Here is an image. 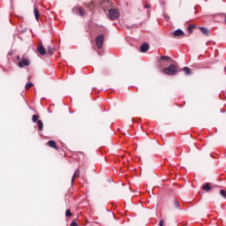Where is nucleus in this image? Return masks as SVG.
Segmentation results:
<instances>
[{
  "label": "nucleus",
  "mask_w": 226,
  "mask_h": 226,
  "mask_svg": "<svg viewBox=\"0 0 226 226\" xmlns=\"http://www.w3.org/2000/svg\"><path fill=\"white\" fill-rule=\"evenodd\" d=\"M200 31H201V33L203 34H205V36H209V29L204 27V26H199Z\"/></svg>",
  "instance_id": "obj_10"
},
{
  "label": "nucleus",
  "mask_w": 226,
  "mask_h": 226,
  "mask_svg": "<svg viewBox=\"0 0 226 226\" xmlns=\"http://www.w3.org/2000/svg\"><path fill=\"white\" fill-rule=\"evenodd\" d=\"M37 124L40 132H41L43 130V122H41V120H38Z\"/></svg>",
  "instance_id": "obj_15"
},
{
  "label": "nucleus",
  "mask_w": 226,
  "mask_h": 226,
  "mask_svg": "<svg viewBox=\"0 0 226 226\" xmlns=\"http://www.w3.org/2000/svg\"><path fill=\"white\" fill-rule=\"evenodd\" d=\"M145 8H149V5H146Z\"/></svg>",
  "instance_id": "obj_28"
},
{
  "label": "nucleus",
  "mask_w": 226,
  "mask_h": 226,
  "mask_svg": "<svg viewBox=\"0 0 226 226\" xmlns=\"http://www.w3.org/2000/svg\"><path fill=\"white\" fill-rule=\"evenodd\" d=\"M213 188V184L210 183H206L204 185H202V190H204V192H211Z\"/></svg>",
  "instance_id": "obj_7"
},
{
  "label": "nucleus",
  "mask_w": 226,
  "mask_h": 226,
  "mask_svg": "<svg viewBox=\"0 0 226 226\" xmlns=\"http://www.w3.org/2000/svg\"><path fill=\"white\" fill-rule=\"evenodd\" d=\"M183 72H185V75H190L192 73V71L188 67H184Z\"/></svg>",
  "instance_id": "obj_16"
},
{
  "label": "nucleus",
  "mask_w": 226,
  "mask_h": 226,
  "mask_svg": "<svg viewBox=\"0 0 226 226\" xmlns=\"http://www.w3.org/2000/svg\"><path fill=\"white\" fill-rule=\"evenodd\" d=\"M194 29H195V25H190V26L187 27V31H188L190 34H192Z\"/></svg>",
  "instance_id": "obj_17"
},
{
  "label": "nucleus",
  "mask_w": 226,
  "mask_h": 226,
  "mask_svg": "<svg viewBox=\"0 0 226 226\" xmlns=\"http://www.w3.org/2000/svg\"><path fill=\"white\" fill-rule=\"evenodd\" d=\"M47 50H48V53H49L51 56L52 54H54V49H52V47L48 46Z\"/></svg>",
  "instance_id": "obj_19"
},
{
  "label": "nucleus",
  "mask_w": 226,
  "mask_h": 226,
  "mask_svg": "<svg viewBox=\"0 0 226 226\" xmlns=\"http://www.w3.org/2000/svg\"><path fill=\"white\" fill-rule=\"evenodd\" d=\"M87 8H91V6H93V3L87 4H86Z\"/></svg>",
  "instance_id": "obj_25"
},
{
  "label": "nucleus",
  "mask_w": 226,
  "mask_h": 226,
  "mask_svg": "<svg viewBox=\"0 0 226 226\" xmlns=\"http://www.w3.org/2000/svg\"><path fill=\"white\" fill-rule=\"evenodd\" d=\"M165 75H177V66L176 64H170L169 67H166L162 70Z\"/></svg>",
  "instance_id": "obj_1"
},
{
  "label": "nucleus",
  "mask_w": 226,
  "mask_h": 226,
  "mask_svg": "<svg viewBox=\"0 0 226 226\" xmlns=\"http://www.w3.org/2000/svg\"><path fill=\"white\" fill-rule=\"evenodd\" d=\"M77 177H80V170H77L75 172H74V175L72 178V183H73V181H75V179H77Z\"/></svg>",
  "instance_id": "obj_12"
},
{
  "label": "nucleus",
  "mask_w": 226,
  "mask_h": 226,
  "mask_svg": "<svg viewBox=\"0 0 226 226\" xmlns=\"http://www.w3.org/2000/svg\"><path fill=\"white\" fill-rule=\"evenodd\" d=\"M38 119H40V117H38V115H33L32 121L34 123H38Z\"/></svg>",
  "instance_id": "obj_18"
},
{
  "label": "nucleus",
  "mask_w": 226,
  "mask_h": 226,
  "mask_svg": "<svg viewBox=\"0 0 226 226\" xmlns=\"http://www.w3.org/2000/svg\"><path fill=\"white\" fill-rule=\"evenodd\" d=\"M47 146H49V147H53V149H58L57 148V143H56V141L54 140H49L47 142Z\"/></svg>",
  "instance_id": "obj_9"
},
{
  "label": "nucleus",
  "mask_w": 226,
  "mask_h": 226,
  "mask_svg": "<svg viewBox=\"0 0 226 226\" xmlns=\"http://www.w3.org/2000/svg\"><path fill=\"white\" fill-rule=\"evenodd\" d=\"M104 40H105L104 34H100L95 38V45L97 49H102L103 47Z\"/></svg>",
  "instance_id": "obj_3"
},
{
  "label": "nucleus",
  "mask_w": 226,
  "mask_h": 226,
  "mask_svg": "<svg viewBox=\"0 0 226 226\" xmlns=\"http://www.w3.org/2000/svg\"><path fill=\"white\" fill-rule=\"evenodd\" d=\"M173 204L175 207H179V201L177 200H174Z\"/></svg>",
  "instance_id": "obj_22"
},
{
  "label": "nucleus",
  "mask_w": 226,
  "mask_h": 226,
  "mask_svg": "<svg viewBox=\"0 0 226 226\" xmlns=\"http://www.w3.org/2000/svg\"><path fill=\"white\" fill-rule=\"evenodd\" d=\"M172 35L175 38H178L179 36H185V32H183V30L181 29H177L175 32H173Z\"/></svg>",
  "instance_id": "obj_8"
},
{
  "label": "nucleus",
  "mask_w": 226,
  "mask_h": 226,
  "mask_svg": "<svg viewBox=\"0 0 226 226\" xmlns=\"http://www.w3.org/2000/svg\"><path fill=\"white\" fill-rule=\"evenodd\" d=\"M65 216H67V217L72 216V211L70 209H67L65 211Z\"/></svg>",
  "instance_id": "obj_20"
},
{
  "label": "nucleus",
  "mask_w": 226,
  "mask_h": 226,
  "mask_svg": "<svg viewBox=\"0 0 226 226\" xmlns=\"http://www.w3.org/2000/svg\"><path fill=\"white\" fill-rule=\"evenodd\" d=\"M159 225H160V226H163V220H161V221H160Z\"/></svg>",
  "instance_id": "obj_26"
},
{
  "label": "nucleus",
  "mask_w": 226,
  "mask_h": 226,
  "mask_svg": "<svg viewBox=\"0 0 226 226\" xmlns=\"http://www.w3.org/2000/svg\"><path fill=\"white\" fill-rule=\"evenodd\" d=\"M71 226H79V223H77V222L73 221V222H72Z\"/></svg>",
  "instance_id": "obj_24"
},
{
  "label": "nucleus",
  "mask_w": 226,
  "mask_h": 226,
  "mask_svg": "<svg viewBox=\"0 0 226 226\" xmlns=\"http://www.w3.org/2000/svg\"><path fill=\"white\" fill-rule=\"evenodd\" d=\"M16 59H17L18 61H20V56H16Z\"/></svg>",
  "instance_id": "obj_27"
},
{
  "label": "nucleus",
  "mask_w": 226,
  "mask_h": 226,
  "mask_svg": "<svg viewBox=\"0 0 226 226\" xmlns=\"http://www.w3.org/2000/svg\"><path fill=\"white\" fill-rule=\"evenodd\" d=\"M220 193L222 197H224V199H226V191L225 190H221Z\"/></svg>",
  "instance_id": "obj_23"
},
{
  "label": "nucleus",
  "mask_w": 226,
  "mask_h": 226,
  "mask_svg": "<svg viewBox=\"0 0 226 226\" xmlns=\"http://www.w3.org/2000/svg\"><path fill=\"white\" fill-rule=\"evenodd\" d=\"M19 68H24V66H29V59L22 57L21 60L18 63Z\"/></svg>",
  "instance_id": "obj_4"
},
{
  "label": "nucleus",
  "mask_w": 226,
  "mask_h": 226,
  "mask_svg": "<svg viewBox=\"0 0 226 226\" xmlns=\"http://www.w3.org/2000/svg\"><path fill=\"white\" fill-rule=\"evenodd\" d=\"M33 86H34L33 83H26V89H31V87H33Z\"/></svg>",
  "instance_id": "obj_21"
},
{
  "label": "nucleus",
  "mask_w": 226,
  "mask_h": 226,
  "mask_svg": "<svg viewBox=\"0 0 226 226\" xmlns=\"http://www.w3.org/2000/svg\"><path fill=\"white\" fill-rule=\"evenodd\" d=\"M149 50V44L144 43L140 46V52H147Z\"/></svg>",
  "instance_id": "obj_11"
},
{
  "label": "nucleus",
  "mask_w": 226,
  "mask_h": 226,
  "mask_svg": "<svg viewBox=\"0 0 226 226\" xmlns=\"http://www.w3.org/2000/svg\"><path fill=\"white\" fill-rule=\"evenodd\" d=\"M161 61H166V63H169V61H172V58H170V56H162Z\"/></svg>",
  "instance_id": "obj_14"
},
{
  "label": "nucleus",
  "mask_w": 226,
  "mask_h": 226,
  "mask_svg": "<svg viewBox=\"0 0 226 226\" xmlns=\"http://www.w3.org/2000/svg\"><path fill=\"white\" fill-rule=\"evenodd\" d=\"M73 11L79 15V17H84L86 15V11L82 7H76L73 9Z\"/></svg>",
  "instance_id": "obj_5"
},
{
  "label": "nucleus",
  "mask_w": 226,
  "mask_h": 226,
  "mask_svg": "<svg viewBox=\"0 0 226 226\" xmlns=\"http://www.w3.org/2000/svg\"><path fill=\"white\" fill-rule=\"evenodd\" d=\"M34 14L35 19L39 20L40 19V11H38L37 8L34 9Z\"/></svg>",
  "instance_id": "obj_13"
},
{
  "label": "nucleus",
  "mask_w": 226,
  "mask_h": 226,
  "mask_svg": "<svg viewBox=\"0 0 226 226\" xmlns=\"http://www.w3.org/2000/svg\"><path fill=\"white\" fill-rule=\"evenodd\" d=\"M108 17L109 20H117L120 17L119 11L117 9H109Z\"/></svg>",
  "instance_id": "obj_2"
},
{
  "label": "nucleus",
  "mask_w": 226,
  "mask_h": 226,
  "mask_svg": "<svg viewBox=\"0 0 226 226\" xmlns=\"http://www.w3.org/2000/svg\"><path fill=\"white\" fill-rule=\"evenodd\" d=\"M37 52H39L41 56H45V54H47V51L45 50V48L43 47V44L41 42H40L37 48Z\"/></svg>",
  "instance_id": "obj_6"
}]
</instances>
